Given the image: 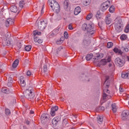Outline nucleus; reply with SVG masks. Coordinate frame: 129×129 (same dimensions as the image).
<instances>
[{"instance_id":"obj_40","label":"nucleus","mask_w":129,"mask_h":129,"mask_svg":"<svg viewBox=\"0 0 129 129\" xmlns=\"http://www.w3.org/2000/svg\"><path fill=\"white\" fill-rule=\"evenodd\" d=\"M121 49L122 50V51H123V52H128V47H122Z\"/></svg>"},{"instance_id":"obj_52","label":"nucleus","mask_w":129,"mask_h":129,"mask_svg":"<svg viewBox=\"0 0 129 129\" xmlns=\"http://www.w3.org/2000/svg\"><path fill=\"white\" fill-rule=\"evenodd\" d=\"M13 83H11V82H8V84H7V85H8V86L9 87H11V86H12V84Z\"/></svg>"},{"instance_id":"obj_53","label":"nucleus","mask_w":129,"mask_h":129,"mask_svg":"<svg viewBox=\"0 0 129 129\" xmlns=\"http://www.w3.org/2000/svg\"><path fill=\"white\" fill-rule=\"evenodd\" d=\"M15 64H17V65H19V59H16L14 61Z\"/></svg>"},{"instance_id":"obj_54","label":"nucleus","mask_w":129,"mask_h":129,"mask_svg":"<svg viewBox=\"0 0 129 129\" xmlns=\"http://www.w3.org/2000/svg\"><path fill=\"white\" fill-rule=\"evenodd\" d=\"M30 114H34V112L33 110H30Z\"/></svg>"},{"instance_id":"obj_7","label":"nucleus","mask_w":129,"mask_h":129,"mask_svg":"<svg viewBox=\"0 0 129 129\" xmlns=\"http://www.w3.org/2000/svg\"><path fill=\"white\" fill-rule=\"evenodd\" d=\"M38 27L39 30L43 31L47 27V22L45 21H40V23H38Z\"/></svg>"},{"instance_id":"obj_34","label":"nucleus","mask_w":129,"mask_h":129,"mask_svg":"<svg viewBox=\"0 0 129 129\" xmlns=\"http://www.w3.org/2000/svg\"><path fill=\"white\" fill-rule=\"evenodd\" d=\"M112 110L113 112H116V105L115 104H112Z\"/></svg>"},{"instance_id":"obj_44","label":"nucleus","mask_w":129,"mask_h":129,"mask_svg":"<svg viewBox=\"0 0 129 129\" xmlns=\"http://www.w3.org/2000/svg\"><path fill=\"white\" fill-rule=\"evenodd\" d=\"M64 37L66 39H68V37H69V35H68V32H64Z\"/></svg>"},{"instance_id":"obj_3","label":"nucleus","mask_w":129,"mask_h":129,"mask_svg":"<svg viewBox=\"0 0 129 129\" xmlns=\"http://www.w3.org/2000/svg\"><path fill=\"white\" fill-rule=\"evenodd\" d=\"M114 28L117 33H120L122 31V28H123V24L122 20L120 18H116L114 23Z\"/></svg>"},{"instance_id":"obj_23","label":"nucleus","mask_w":129,"mask_h":129,"mask_svg":"<svg viewBox=\"0 0 129 129\" xmlns=\"http://www.w3.org/2000/svg\"><path fill=\"white\" fill-rule=\"evenodd\" d=\"M91 4V0H84L83 5L86 7L89 6Z\"/></svg>"},{"instance_id":"obj_55","label":"nucleus","mask_w":129,"mask_h":129,"mask_svg":"<svg viewBox=\"0 0 129 129\" xmlns=\"http://www.w3.org/2000/svg\"><path fill=\"white\" fill-rule=\"evenodd\" d=\"M106 18H108V19H110V14H108L106 16Z\"/></svg>"},{"instance_id":"obj_31","label":"nucleus","mask_w":129,"mask_h":129,"mask_svg":"<svg viewBox=\"0 0 129 129\" xmlns=\"http://www.w3.org/2000/svg\"><path fill=\"white\" fill-rule=\"evenodd\" d=\"M25 1H21L19 2V7L20 8H21V9H23L24 8V6H25Z\"/></svg>"},{"instance_id":"obj_33","label":"nucleus","mask_w":129,"mask_h":129,"mask_svg":"<svg viewBox=\"0 0 129 129\" xmlns=\"http://www.w3.org/2000/svg\"><path fill=\"white\" fill-rule=\"evenodd\" d=\"M96 18L97 19V20H99V19L101 18V14L100 13V12L98 11L97 12Z\"/></svg>"},{"instance_id":"obj_39","label":"nucleus","mask_w":129,"mask_h":129,"mask_svg":"<svg viewBox=\"0 0 129 129\" xmlns=\"http://www.w3.org/2000/svg\"><path fill=\"white\" fill-rule=\"evenodd\" d=\"M64 5V7L66 8V9H67L68 8L69 4H68V1L67 0L64 1L63 3Z\"/></svg>"},{"instance_id":"obj_16","label":"nucleus","mask_w":129,"mask_h":129,"mask_svg":"<svg viewBox=\"0 0 129 129\" xmlns=\"http://www.w3.org/2000/svg\"><path fill=\"white\" fill-rule=\"evenodd\" d=\"M122 78H124V79H129V72L127 73L123 72L121 74Z\"/></svg>"},{"instance_id":"obj_11","label":"nucleus","mask_w":129,"mask_h":129,"mask_svg":"<svg viewBox=\"0 0 129 129\" xmlns=\"http://www.w3.org/2000/svg\"><path fill=\"white\" fill-rule=\"evenodd\" d=\"M3 45L4 46H9L10 45H12V40L7 37L3 41Z\"/></svg>"},{"instance_id":"obj_15","label":"nucleus","mask_w":129,"mask_h":129,"mask_svg":"<svg viewBox=\"0 0 129 129\" xmlns=\"http://www.w3.org/2000/svg\"><path fill=\"white\" fill-rule=\"evenodd\" d=\"M34 41L35 43H38V44H42L43 43V40L40 39L37 36H34Z\"/></svg>"},{"instance_id":"obj_32","label":"nucleus","mask_w":129,"mask_h":129,"mask_svg":"<svg viewBox=\"0 0 129 129\" xmlns=\"http://www.w3.org/2000/svg\"><path fill=\"white\" fill-rule=\"evenodd\" d=\"M105 22L107 25H109L111 23V19L106 18Z\"/></svg>"},{"instance_id":"obj_63","label":"nucleus","mask_w":129,"mask_h":129,"mask_svg":"<svg viewBox=\"0 0 129 129\" xmlns=\"http://www.w3.org/2000/svg\"><path fill=\"white\" fill-rule=\"evenodd\" d=\"M6 36H9V35H8V34H7Z\"/></svg>"},{"instance_id":"obj_45","label":"nucleus","mask_w":129,"mask_h":129,"mask_svg":"<svg viewBox=\"0 0 129 129\" xmlns=\"http://www.w3.org/2000/svg\"><path fill=\"white\" fill-rule=\"evenodd\" d=\"M62 49H63V48L62 47V46H60L59 47L57 50H56V53L57 54H58V52H60V51H61V50H62Z\"/></svg>"},{"instance_id":"obj_28","label":"nucleus","mask_w":129,"mask_h":129,"mask_svg":"<svg viewBox=\"0 0 129 129\" xmlns=\"http://www.w3.org/2000/svg\"><path fill=\"white\" fill-rule=\"evenodd\" d=\"M113 51H114V52H115V53H116L117 54H121L122 53V51H121V50H120V49H119L116 47H115L113 49Z\"/></svg>"},{"instance_id":"obj_2","label":"nucleus","mask_w":129,"mask_h":129,"mask_svg":"<svg viewBox=\"0 0 129 129\" xmlns=\"http://www.w3.org/2000/svg\"><path fill=\"white\" fill-rule=\"evenodd\" d=\"M82 29L83 31H86L89 36H92L95 33V29H94V24L91 23L89 24L84 23L82 25Z\"/></svg>"},{"instance_id":"obj_8","label":"nucleus","mask_w":129,"mask_h":129,"mask_svg":"<svg viewBox=\"0 0 129 129\" xmlns=\"http://www.w3.org/2000/svg\"><path fill=\"white\" fill-rule=\"evenodd\" d=\"M115 63L116 65H117V66H119V67H122V66L124 65L125 62L121 58L117 57L115 59Z\"/></svg>"},{"instance_id":"obj_61","label":"nucleus","mask_w":129,"mask_h":129,"mask_svg":"<svg viewBox=\"0 0 129 129\" xmlns=\"http://www.w3.org/2000/svg\"><path fill=\"white\" fill-rule=\"evenodd\" d=\"M127 60L129 61V56H127Z\"/></svg>"},{"instance_id":"obj_25","label":"nucleus","mask_w":129,"mask_h":129,"mask_svg":"<svg viewBox=\"0 0 129 129\" xmlns=\"http://www.w3.org/2000/svg\"><path fill=\"white\" fill-rule=\"evenodd\" d=\"M93 56V54H92V53L87 54V56L85 57V58L87 61H90V60H91V59H92Z\"/></svg>"},{"instance_id":"obj_27","label":"nucleus","mask_w":129,"mask_h":129,"mask_svg":"<svg viewBox=\"0 0 129 129\" xmlns=\"http://www.w3.org/2000/svg\"><path fill=\"white\" fill-rule=\"evenodd\" d=\"M109 78L108 77H106V80L105 81L104 85H105L106 87H108L109 86V81H108Z\"/></svg>"},{"instance_id":"obj_4","label":"nucleus","mask_w":129,"mask_h":129,"mask_svg":"<svg viewBox=\"0 0 129 129\" xmlns=\"http://www.w3.org/2000/svg\"><path fill=\"white\" fill-rule=\"evenodd\" d=\"M24 95L28 100L33 99L35 97V93H34L33 87H29L28 89H26L24 92Z\"/></svg>"},{"instance_id":"obj_59","label":"nucleus","mask_w":129,"mask_h":129,"mask_svg":"<svg viewBox=\"0 0 129 129\" xmlns=\"http://www.w3.org/2000/svg\"><path fill=\"white\" fill-rule=\"evenodd\" d=\"M111 66H112V64H111V63L109 64V67H111Z\"/></svg>"},{"instance_id":"obj_62","label":"nucleus","mask_w":129,"mask_h":129,"mask_svg":"<svg viewBox=\"0 0 129 129\" xmlns=\"http://www.w3.org/2000/svg\"><path fill=\"white\" fill-rule=\"evenodd\" d=\"M54 31H58V30H54Z\"/></svg>"},{"instance_id":"obj_24","label":"nucleus","mask_w":129,"mask_h":129,"mask_svg":"<svg viewBox=\"0 0 129 129\" xmlns=\"http://www.w3.org/2000/svg\"><path fill=\"white\" fill-rule=\"evenodd\" d=\"M90 43H91V41H90V40H89V39H85L83 40V44L85 46H88V45H89V44H90Z\"/></svg>"},{"instance_id":"obj_6","label":"nucleus","mask_w":129,"mask_h":129,"mask_svg":"<svg viewBox=\"0 0 129 129\" xmlns=\"http://www.w3.org/2000/svg\"><path fill=\"white\" fill-rule=\"evenodd\" d=\"M109 5H110V2L108 1L102 3L101 5L102 12H105V11L108 9Z\"/></svg>"},{"instance_id":"obj_14","label":"nucleus","mask_w":129,"mask_h":129,"mask_svg":"<svg viewBox=\"0 0 129 129\" xmlns=\"http://www.w3.org/2000/svg\"><path fill=\"white\" fill-rule=\"evenodd\" d=\"M13 24H14V21L11 18L7 19L5 22V26L7 27H9L10 25H13Z\"/></svg>"},{"instance_id":"obj_1","label":"nucleus","mask_w":129,"mask_h":129,"mask_svg":"<svg viewBox=\"0 0 129 129\" xmlns=\"http://www.w3.org/2000/svg\"><path fill=\"white\" fill-rule=\"evenodd\" d=\"M103 53H98L95 56V57L93 58V62L95 63V64H97L98 65H106L107 63H109L110 61H111V56H109L108 57H105V58L101 59L100 61L99 59H101V58H103Z\"/></svg>"},{"instance_id":"obj_19","label":"nucleus","mask_w":129,"mask_h":129,"mask_svg":"<svg viewBox=\"0 0 129 129\" xmlns=\"http://www.w3.org/2000/svg\"><path fill=\"white\" fill-rule=\"evenodd\" d=\"M108 99V95L107 94H106L105 93L103 92V102L102 103L101 101L100 102L101 104H102L103 102H105L106 101V100Z\"/></svg>"},{"instance_id":"obj_18","label":"nucleus","mask_w":129,"mask_h":129,"mask_svg":"<svg viewBox=\"0 0 129 129\" xmlns=\"http://www.w3.org/2000/svg\"><path fill=\"white\" fill-rule=\"evenodd\" d=\"M15 50L16 51H21L22 50V43L21 42H18L15 46Z\"/></svg>"},{"instance_id":"obj_60","label":"nucleus","mask_w":129,"mask_h":129,"mask_svg":"<svg viewBox=\"0 0 129 129\" xmlns=\"http://www.w3.org/2000/svg\"><path fill=\"white\" fill-rule=\"evenodd\" d=\"M74 117H75V118H76L77 117V115H74Z\"/></svg>"},{"instance_id":"obj_26","label":"nucleus","mask_w":129,"mask_h":129,"mask_svg":"<svg viewBox=\"0 0 129 129\" xmlns=\"http://www.w3.org/2000/svg\"><path fill=\"white\" fill-rule=\"evenodd\" d=\"M33 34L34 36H41L42 35V32L38 31V30H35L33 32Z\"/></svg>"},{"instance_id":"obj_56","label":"nucleus","mask_w":129,"mask_h":129,"mask_svg":"<svg viewBox=\"0 0 129 129\" xmlns=\"http://www.w3.org/2000/svg\"><path fill=\"white\" fill-rule=\"evenodd\" d=\"M26 122V124H28V125L30 124V121L27 120Z\"/></svg>"},{"instance_id":"obj_10","label":"nucleus","mask_w":129,"mask_h":129,"mask_svg":"<svg viewBox=\"0 0 129 129\" xmlns=\"http://www.w3.org/2000/svg\"><path fill=\"white\" fill-rule=\"evenodd\" d=\"M49 115L48 114H43L41 115V123L42 124H45L46 122H47V121L48 120V116Z\"/></svg>"},{"instance_id":"obj_57","label":"nucleus","mask_w":129,"mask_h":129,"mask_svg":"<svg viewBox=\"0 0 129 129\" xmlns=\"http://www.w3.org/2000/svg\"><path fill=\"white\" fill-rule=\"evenodd\" d=\"M101 110H104V107H101Z\"/></svg>"},{"instance_id":"obj_46","label":"nucleus","mask_w":129,"mask_h":129,"mask_svg":"<svg viewBox=\"0 0 129 129\" xmlns=\"http://www.w3.org/2000/svg\"><path fill=\"white\" fill-rule=\"evenodd\" d=\"M8 82H11L13 83V78H12V77H10L8 78Z\"/></svg>"},{"instance_id":"obj_5","label":"nucleus","mask_w":129,"mask_h":129,"mask_svg":"<svg viewBox=\"0 0 129 129\" xmlns=\"http://www.w3.org/2000/svg\"><path fill=\"white\" fill-rule=\"evenodd\" d=\"M48 3L51 9H52L53 11H55L56 14L60 12V5L56 0H48Z\"/></svg>"},{"instance_id":"obj_9","label":"nucleus","mask_w":129,"mask_h":129,"mask_svg":"<svg viewBox=\"0 0 129 129\" xmlns=\"http://www.w3.org/2000/svg\"><path fill=\"white\" fill-rule=\"evenodd\" d=\"M121 115L122 120H126L129 117V111L128 110L123 111Z\"/></svg>"},{"instance_id":"obj_17","label":"nucleus","mask_w":129,"mask_h":129,"mask_svg":"<svg viewBox=\"0 0 129 129\" xmlns=\"http://www.w3.org/2000/svg\"><path fill=\"white\" fill-rule=\"evenodd\" d=\"M80 13H81V8L80 7H76L74 11L75 16H77L79 14H80Z\"/></svg>"},{"instance_id":"obj_41","label":"nucleus","mask_w":129,"mask_h":129,"mask_svg":"<svg viewBox=\"0 0 129 129\" xmlns=\"http://www.w3.org/2000/svg\"><path fill=\"white\" fill-rule=\"evenodd\" d=\"M92 16H93L92 13H90V14L87 15V16L86 17L87 20H90V19H91V18H92Z\"/></svg>"},{"instance_id":"obj_42","label":"nucleus","mask_w":129,"mask_h":129,"mask_svg":"<svg viewBox=\"0 0 129 129\" xmlns=\"http://www.w3.org/2000/svg\"><path fill=\"white\" fill-rule=\"evenodd\" d=\"M128 31H129V24H127L125 27L124 32L125 33H128Z\"/></svg>"},{"instance_id":"obj_51","label":"nucleus","mask_w":129,"mask_h":129,"mask_svg":"<svg viewBox=\"0 0 129 129\" xmlns=\"http://www.w3.org/2000/svg\"><path fill=\"white\" fill-rule=\"evenodd\" d=\"M27 76H31V75H32V73H31V71H28L27 72Z\"/></svg>"},{"instance_id":"obj_50","label":"nucleus","mask_w":129,"mask_h":129,"mask_svg":"<svg viewBox=\"0 0 129 129\" xmlns=\"http://www.w3.org/2000/svg\"><path fill=\"white\" fill-rule=\"evenodd\" d=\"M119 92L120 93L124 92V89H123L122 88H121V87H119Z\"/></svg>"},{"instance_id":"obj_36","label":"nucleus","mask_w":129,"mask_h":129,"mask_svg":"<svg viewBox=\"0 0 129 129\" xmlns=\"http://www.w3.org/2000/svg\"><path fill=\"white\" fill-rule=\"evenodd\" d=\"M114 6H111L109 9V11L110 13H111V14H113V13L114 12Z\"/></svg>"},{"instance_id":"obj_58","label":"nucleus","mask_w":129,"mask_h":129,"mask_svg":"<svg viewBox=\"0 0 129 129\" xmlns=\"http://www.w3.org/2000/svg\"><path fill=\"white\" fill-rule=\"evenodd\" d=\"M41 14H44V10L43 9L41 10Z\"/></svg>"},{"instance_id":"obj_49","label":"nucleus","mask_w":129,"mask_h":129,"mask_svg":"<svg viewBox=\"0 0 129 129\" xmlns=\"http://www.w3.org/2000/svg\"><path fill=\"white\" fill-rule=\"evenodd\" d=\"M17 67H18V64H17L16 63L13 62L12 64V67L13 68H17Z\"/></svg>"},{"instance_id":"obj_30","label":"nucleus","mask_w":129,"mask_h":129,"mask_svg":"<svg viewBox=\"0 0 129 129\" xmlns=\"http://www.w3.org/2000/svg\"><path fill=\"white\" fill-rule=\"evenodd\" d=\"M3 92L6 93V94H9V93H11V91L9 89H3Z\"/></svg>"},{"instance_id":"obj_20","label":"nucleus","mask_w":129,"mask_h":129,"mask_svg":"<svg viewBox=\"0 0 129 129\" xmlns=\"http://www.w3.org/2000/svg\"><path fill=\"white\" fill-rule=\"evenodd\" d=\"M97 122H98V123H102V122L103 121V116L98 115L97 116Z\"/></svg>"},{"instance_id":"obj_21","label":"nucleus","mask_w":129,"mask_h":129,"mask_svg":"<svg viewBox=\"0 0 129 129\" xmlns=\"http://www.w3.org/2000/svg\"><path fill=\"white\" fill-rule=\"evenodd\" d=\"M10 11L12 13H17L18 12V7L16 6H12L10 8Z\"/></svg>"},{"instance_id":"obj_37","label":"nucleus","mask_w":129,"mask_h":129,"mask_svg":"<svg viewBox=\"0 0 129 129\" xmlns=\"http://www.w3.org/2000/svg\"><path fill=\"white\" fill-rule=\"evenodd\" d=\"M113 46V43L111 42H109L107 43V48H111Z\"/></svg>"},{"instance_id":"obj_12","label":"nucleus","mask_w":129,"mask_h":129,"mask_svg":"<svg viewBox=\"0 0 129 129\" xmlns=\"http://www.w3.org/2000/svg\"><path fill=\"white\" fill-rule=\"evenodd\" d=\"M59 120H61V117H60L59 116L54 117L52 120V123L53 126H56L57 125V124L58 123V122H59Z\"/></svg>"},{"instance_id":"obj_35","label":"nucleus","mask_w":129,"mask_h":129,"mask_svg":"<svg viewBox=\"0 0 129 129\" xmlns=\"http://www.w3.org/2000/svg\"><path fill=\"white\" fill-rule=\"evenodd\" d=\"M31 49H32V46L31 45H27L25 47V50L27 52H29V51H30Z\"/></svg>"},{"instance_id":"obj_43","label":"nucleus","mask_w":129,"mask_h":129,"mask_svg":"<svg viewBox=\"0 0 129 129\" xmlns=\"http://www.w3.org/2000/svg\"><path fill=\"white\" fill-rule=\"evenodd\" d=\"M103 92H104V93H105L106 94H109V93H110V92L109 91V90H108V89L103 90Z\"/></svg>"},{"instance_id":"obj_38","label":"nucleus","mask_w":129,"mask_h":129,"mask_svg":"<svg viewBox=\"0 0 129 129\" xmlns=\"http://www.w3.org/2000/svg\"><path fill=\"white\" fill-rule=\"evenodd\" d=\"M5 113L6 115H11V111L9 109L5 110Z\"/></svg>"},{"instance_id":"obj_22","label":"nucleus","mask_w":129,"mask_h":129,"mask_svg":"<svg viewBox=\"0 0 129 129\" xmlns=\"http://www.w3.org/2000/svg\"><path fill=\"white\" fill-rule=\"evenodd\" d=\"M24 78V77L21 76L20 77V84L22 87H24L26 86V82H25V80L23 79Z\"/></svg>"},{"instance_id":"obj_64","label":"nucleus","mask_w":129,"mask_h":129,"mask_svg":"<svg viewBox=\"0 0 129 129\" xmlns=\"http://www.w3.org/2000/svg\"><path fill=\"white\" fill-rule=\"evenodd\" d=\"M88 81H89V80H88Z\"/></svg>"},{"instance_id":"obj_29","label":"nucleus","mask_w":129,"mask_h":129,"mask_svg":"<svg viewBox=\"0 0 129 129\" xmlns=\"http://www.w3.org/2000/svg\"><path fill=\"white\" fill-rule=\"evenodd\" d=\"M127 38V36L125 34H122L120 36V39L121 40V41H124L125 40H126Z\"/></svg>"},{"instance_id":"obj_13","label":"nucleus","mask_w":129,"mask_h":129,"mask_svg":"<svg viewBox=\"0 0 129 129\" xmlns=\"http://www.w3.org/2000/svg\"><path fill=\"white\" fill-rule=\"evenodd\" d=\"M59 109V108L57 106H55L53 107H52L50 110V114L52 115V116H55L56 114V111Z\"/></svg>"},{"instance_id":"obj_47","label":"nucleus","mask_w":129,"mask_h":129,"mask_svg":"<svg viewBox=\"0 0 129 129\" xmlns=\"http://www.w3.org/2000/svg\"><path fill=\"white\" fill-rule=\"evenodd\" d=\"M47 66H46V65L44 66V67H43L44 72H47Z\"/></svg>"},{"instance_id":"obj_48","label":"nucleus","mask_w":129,"mask_h":129,"mask_svg":"<svg viewBox=\"0 0 129 129\" xmlns=\"http://www.w3.org/2000/svg\"><path fill=\"white\" fill-rule=\"evenodd\" d=\"M68 29L69 30H73V27H72V25L71 24L69 25Z\"/></svg>"}]
</instances>
